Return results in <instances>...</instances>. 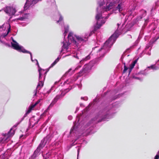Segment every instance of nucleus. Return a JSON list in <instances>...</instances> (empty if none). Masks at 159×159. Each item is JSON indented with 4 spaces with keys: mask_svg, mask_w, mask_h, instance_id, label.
Masks as SVG:
<instances>
[{
    "mask_svg": "<svg viewBox=\"0 0 159 159\" xmlns=\"http://www.w3.org/2000/svg\"><path fill=\"white\" fill-rule=\"evenodd\" d=\"M143 11V12H144V13L142 15V16H145L146 15V11Z\"/></svg>",
    "mask_w": 159,
    "mask_h": 159,
    "instance_id": "nucleus-31",
    "label": "nucleus"
},
{
    "mask_svg": "<svg viewBox=\"0 0 159 159\" xmlns=\"http://www.w3.org/2000/svg\"><path fill=\"white\" fill-rule=\"evenodd\" d=\"M96 48V47L94 48V49Z\"/></svg>",
    "mask_w": 159,
    "mask_h": 159,
    "instance_id": "nucleus-60",
    "label": "nucleus"
},
{
    "mask_svg": "<svg viewBox=\"0 0 159 159\" xmlns=\"http://www.w3.org/2000/svg\"><path fill=\"white\" fill-rule=\"evenodd\" d=\"M25 132H27V130H25Z\"/></svg>",
    "mask_w": 159,
    "mask_h": 159,
    "instance_id": "nucleus-51",
    "label": "nucleus"
},
{
    "mask_svg": "<svg viewBox=\"0 0 159 159\" xmlns=\"http://www.w3.org/2000/svg\"><path fill=\"white\" fill-rule=\"evenodd\" d=\"M53 137V136L52 135L48 134L46 137L44 138L43 140L46 144L50 142Z\"/></svg>",
    "mask_w": 159,
    "mask_h": 159,
    "instance_id": "nucleus-13",
    "label": "nucleus"
},
{
    "mask_svg": "<svg viewBox=\"0 0 159 159\" xmlns=\"http://www.w3.org/2000/svg\"><path fill=\"white\" fill-rule=\"evenodd\" d=\"M15 131L14 130H10L7 134H4V137L2 139L1 141H6L8 140L9 138L12 137L14 134Z\"/></svg>",
    "mask_w": 159,
    "mask_h": 159,
    "instance_id": "nucleus-7",
    "label": "nucleus"
},
{
    "mask_svg": "<svg viewBox=\"0 0 159 159\" xmlns=\"http://www.w3.org/2000/svg\"><path fill=\"white\" fill-rule=\"evenodd\" d=\"M4 11L9 15H13L15 13L16 10L15 8L10 7H7L4 9Z\"/></svg>",
    "mask_w": 159,
    "mask_h": 159,
    "instance_id": "nucleus-8",
    "label": "nucleus"
},
{
    "mask_svg": "<svg viewBox=\"0 0 159 159\" xmlns=\"http://www.w3.org/2000/svg\"><path fill=\"white\" fill-rule=\"evenodd\" d=\"M66 83H67V84H68V83H67V82H65Z\"/></svg>",
    "mask_w": 159,
    "mask_h": 159,
    "instance_id": "nucleus-59",
    "label": "nucleus"
},
{
    "mask_svg": "<svg viewBox=\"0 0 159 159\" xmlns=\"http://www.w3.org/2000/svg\"><path fill=\"white\" fill-rule=\"evenodd\" d=\"M145 22H146L147 21V20H145Z\"/></svg>",
    "mask_w": 159,
    "mask_h": 159,
    "instance_id": "nucleus-56",
    "label": "nucleus"
},
{
    "mask_svg": "<svg viewBox=\"0 0 159 159\" xmlns=\"http://www.w3.org/2000/svg\"><path fill=\"white\" fill-rule=\"evenodd\" d=\"M64 32L63 34L64 36V38H65V36L66 35V34L68 33L69 30V26L66 25L64 26Z\"/></svg>",
    "mask_w": 159,
    "mask_h": 159,
    "instance_id": "nucleus-16",
    "label": "nucleus"
},
{
    "mask_svg": "<svg viewBox=\"0 0 159 159\" xmlns=\"http://www.w3.org/2000/svg\"><path fill=\"white\" fill-rule=\"evenodd\" d=\"M158 38H159V37H158V38H157L156 39V40H157V39H158Z\"/></svg>",
    "mask_w": 159,
    "mask_h": 159,
    "instance_id": "nucleus-58",
    "label": "nucleus"
},
{
    "mask_svg": "<svg viewBox=\"0 0 159 159\" xmlns=\"http://www.w3.org/2000/svg\"><path fill=\"white\" fill-rule=\"evenodd\" d=\"M159 156L158 155H156L154 159H159Z\"/></svg>",
    "mask_w": 159,
    "mask_h": 159,
    "instance_id": "nucleus-32",
    "label": "nucleus"
},
{
    "mask_svg": "<svg viewBox=\"0 0 159 159\" xmlns=\"http://www.w3.org/2000/svg\"><path fill=\"white\" fill-rule=\"evenodd\" d=\"M150 45H151V44L149 43V44L146 47L145 49L147 50V49L149 48V47H150V46H151Z\"/></svg>",
    "mask_w": 159,
    "mask_h": 159,
    "instance_id": "nucleus-30",
    "label": "nucleus"
},
{
    "mask_svg": "<svg viewBox=\"0 0 159 159\" xmlns=\"http://www.w3.org/2000/svg\"><path fill=\"white\" fill-rule=\"evenodd\" d=\"M117 37L116 34H114L105 42L103 46L98 51V52L99 53V56L100 57H103L104 56V54L115 43Z\"/></svg>",
    "mask_w": 159,
    "mask_h": 159,
    "instance_id": "nucleus-4",
    "label": "nucleus"
},
{
    "mask_svg": "<svg viewBox=\"0 0 159 159\" xmlns=\"http://www.w3.org/2000/svg\"><path fill=\"white\" fill-rule=\"evenodd\" d=\"M2 26H0V28H2Z\"/></svg>",
    "mask_w": 159,
    "mask_h": 159,
    "instance_id": "nucleus-54",
    "label": "nucleus"
},
{
    "mask_svg": "<svg viewBox=\"0 0 159 159\" xmlns=\"http://www.w3.org/2000/svg\"><path fill=\"white\" fill-rule=\"evenodd\" d=\"M109 112L107 109L100 111L88 123V126H92L99 122L105 121L109 118Z\"/></svg>",
    "mask_w": 159,
    "mask_h": 159,
    "instance_id": "nucleus-3",
    "label": "nucleus"
},
{
    "mask_svg": "<svg viewBox=\"0 0 159 159\" xmlns=\"http://www.w3.org/2000/svg\"><path fill=\"white\" fill-rule=\"evenodd\" d=\"M63 92H61V94L60 95H58L52 101L51 103L50 104V105L48 107V108L51 107H52L57 102V100L59 99L60 98H62L65 95V93H63Z\"/></svg>",
    "mask_w": 159,
    "mask_h": 159,
    "instance_id": "nucleus-10",
    "label": "nucleus"
},
{
    "mask_svg": "<svg viewBox=\"0 0 159 159\" xmlns=\"http://www.w3.org/2000/svg\"><path fill=\"white\" fill-rule=\"evenodd\" d=\"M81 66H80V65H79L77 67L75 68V70H77L78 69V68H79L80 67H81Z\"/></svg>",
    "mask_w": 159,
    "mask_h": 159,
    "instance_id": "nucleus-36",
    "label": "nucleus"
},
{
    "mask_svg": "<svg viewBox=\"0 0 159 159\" xmlns=\"http://www.w3.org/2000/svg\"><path fill=\"white\" fill-rule=\"evenodd\" d=\"M93 66V61H90L89 64L85 65L82 70L79 72V75L75 76L76 78H75L74 81H76L79 77L81 76L84 73L88 72L89 70L91 69Z\"/></svg>",
    "mask_w": 159,
    "mask_h": 159,
    "instance_id": "nucleus-6",
    "label": "nucleus"
},
{
    "mask_svg": "<svg viewBox=\"0 0 159 159\" xmlns=\"http://www.w3.org/2000/svg\"><path fill=\"white\" fill-rule=\"evenodd\" d=\"M4 154H2V156H4Z\"/></svg>",
    "mask_w": 159,
    "mask_h": 159,
    "instance_id": "nucleus-55",
    "label": "nucleus"
},
{
    "mask_svg": "<svg viewBox=\"0 0 159 159\" xmlns=\"http://www.w3.org/2000/svg\"><path fill=\"white\" fill-rule=\"evenodd\" d=\"M77 130H73V129L70 130V133H72V132H73L74 130H75L76 132H77Z\"/></svg>",
    "mask_w": 159,
    "mask_h": 159,
    "instance_id": "nucleus-39",
    "label": "nucleus"
},
{
    "mask_svg": "<svg viewBox=\"0 0 159 159\" xmlns=\"http://www.w3.org/2000/svg\"><path fill=\"white\" fill-rule=\"evenodd\" d=\"M60 59V58H59V57H57V58L51 64V66L50 67H52L53 66H54V65H55L57 62L58 61L59 59Z\"/></svg>",
    "mask_w": 159,
    "mask_h": 159,
    "instance_id": "nucleus-20",
    "label": "nucleus"
},
{
    "mask_svg": "<svg viewBox=\"0 0 159 159\" xmlns=\"http://www.w3.org/2000/svg\"><path fill=\"white\" fill-rule=\"evenodd\" d=\"M75 128H74L73 129H74Z\"/></svg>",
    "mask_w": 159,
    "mask_h": 159,
    "instance_id": "nucleus-62",
    "label": "nucleus"
},
{
    "mask_svg": "<svg viewBox=\"0 0 159 159\" xmlns=\"http://www.w3.org/2000/svg\"><path fill=\"white\" fill-rule=\"evenodd\" d=\"M127 38L128 39H131L132 38V36H131V35L129 34L127 35Z\"/></svg>",
    "mask_w": 159,
    "mask_h": 159,
    "instance_id": "nucleus-34",
    "label": "nucleus"
},
{
    "mask_svg": "<svg viewBox=\"0 0 159 159\" xmlns=\"http://www.w3.org/2000/svg\"><path fill=\"white\" fill-rule=\"evenodd\" d=\"M156 64H157V65H158L159 66V60H158L156 62Z\"/></svg>",
    "mask_w": 159,
    "mask_h": 159,
    "instance_id": "nucleus-40",
    "label": "nucleus"
},
{
    "mask_svg": "<svg viewBox=\"0 0 159 159\" xmlns=\"http://www.w3.org/2000/svg\"><path fill=\"white\" fill-rule=\"evenodd\" d=\"M11 39L12 41V42H11V44L13 48L19 52H22L23 53L30 54V55L31 60V61L33 62L34 61H36L37 62L36 65L38 66V67H40L37 60L36 59H35L34 60H33L32 56L31 53L30 52L26 50L22 46L20 45L12 37H11Z\"/></svg>",
    "mask_w": 159,
    "mask_h": 159,
    "instance_id": "nucleus-5",
    "label": "nucleus"
},
{
    "mask_svg": "<svg viewBox=\"0 0 159 159\" xmlns=\"http://www.w3.org/2000/svg\"><path fill=\"white\" fill-rule=\"evenodd\" d=\"M132 69H131L130 68H129V74L131 72V70H132Z\"/></svg>",
    "mask_w": 159,
    "mask_h": 159,
    "instance_id": "nucleus-41",
    "label": "nucleus"
},
{
    "mask_svg": "<svg viewBox=\"0 0 159 159\" xmlns=\"http://www.w3.org/2000/svg\"><path fill=\"white\" fill-rule=\"evenodd\" d=\"M46 144V143L44 141L43 139L42 140L39 146L34 152L33 156H34V157H35L36 155L39 152L41 149L45 146Z\"/></svg>",
    "mask_w": 159,
    "mask_h": 159,
    "instance_id": "nucleus-9",
    "label": "nucleus"
},
{
    "mask_svg": "<svg viewBox=\"0 0 159 159\" xmlns=\"http://www.w3.org/2000/svg\"><path fill=\"white\" fill-rule=\"evenodd\" d=\"M117 25H118V26H119V24H117Z\"/></svg>",
    "mask_w": 159,
    "mask_h": 159,
    "instance_id": "nucleus-57",
    "label": "nucleus"
},
{
    "mask_svg": "<svg viewBox=\"0 0 159 159\" xmlns=\"http://www.w3.org/2000/svg\"><path fill=\"white\" fill-rule=\"evenodd\" d=\"M59 20L57 21V23H60V24H61V25H64V23L63 21V17L60 14H59Z\"/></svg>",
    "mask_w": 159,
    "mask_h": 159,
    "instance_id": "nucleus-19",
    "label": "nucleus"
},
{
    "mask_svg": "<svg viewBox=\"0 0 159 159\" xmlns=\"http://www.w3.org/2000/svg\"><path fill=\"white\" fill-rule=\"evenodd\" d=\"M68 56V55H66V56H65V57H66V56Z\"/></svg>",
    "mask_w": 159,
    "mask_h": 159,
    "instance_id": "nucleus-52",
    "label": "nucleus"
},
{
    "mask_svg": "<svg viewBox=\"0 0 159 159\" xmlns=\"http://www.w3.org/2000/svg\"><path fill=\"white\" fill-rule=\"evenodd\" d=\"M81 99H83L84 100L86 101L88 100V98L87 97H81Z\"/></svg>",
    "mask_w": 159,
    "mask_h": 159,
    "instance_id": "nucleus-29",
    "label": "nucleus"
},
{
    "mask_svg": "<svg viewBox=\"0 0 159 159\" xmlns=\"http://www.w3.org/2000/svg\"><path fill=\"white\" fill-rule=\"evenodd\" d=\"M23 136H24L25 137H26V134H22L20 135V138H21Z\"/></svg>",
    "mask_w": 159,
    "mask_h": 159,
    "instance_id": "nucleus-38",
    "label": "nucleus"
},
{
    "mask_svg": "<svg viewBox=\"0 0 159 159\" xmlns=\"http://www.w3.org/2000/svg\"><path fill=\"white\" fill-rule=\"evenodd\" d=\"M79 110V108H77L76 109V111H75V112H76L77 111H78Z\"/></svg>",
    "mask_w": 159,
    "mask_h": 159,
    "instance_id": "nucleus-43",
    "label": "nucleus"
},
{
    "mask_svg": "<svg viewBox=\"0 0 159 159\" xmlns=\"http://www.w3.org/2000/svg\"><path fill=\"white\" fill-rule=\"evenodd\" d=\"M134 63H132L131 64L129 68L131 69H132L134 67Z\"/></svg>",
    "mask_w": 159,
    "mask_h": 159,
    "instance_id": "nucleus-26",
    "label": "nucleus"
},
{
    "mask_svg": "<svg viewBox=\"0 0 159 159\" xmlns=\"http://www.w3.org/2000/svg\"><path fill=\"white\" fill-rule=\"evenodd\" d=\"M156 155H158L159 156V151L158 152L157 154Z\"/></svg>",
    "mask_w": 159,
    "mask_h": 159,
    "instance_id": "nucleus-47",
    "label": "nucleus"
},
{
    "mask_svg": "<svg viewBox=\"0 0 159 159\" xmlns=\"http://www.w3.org/2000/svg\"><path fill=\"white\" fill-rule=\"evenodd\" d=\"M50 91H50V90L48 91L47 92V93L48 94V93H49L50 92Z\"/></svg>",
    "mask_w": 159,
    "mask_h": 159,
    "instance_id": "nucleus-45",
    "label": "nucleus"
},
{
    "mask_svg": "<svg viewBox=\"0 0 159 159\" xmlns=\"http://www.w3.org/2000/svg\"><path fill=\"white\" fill-rule=\"evenodd\" d=\"M117 97H116L114 99H116Z\"/></svg>",
    "mask_w": 159,
    "mask_h": 159,
    "instance_id": "nucleus-50",
    "label": "nucleus"
},
{
    "mask_svg": "<svg viewBox=\"0 0 159 159\" xmlns=\"http://www.w3.org/2000/svg\"><path fill=\"white\" fill-rule=\"evenodd\" d=\"M136 62H137V60H135L132 63H134V65H135V64L136 63Z\"/></svg>",
    "mask_w": 159,
    "mask_h": 159,
    "instance_id": "nucleus-42",
    "label": "nucleus"
},
{
    "mask_svg": "<svg viewBox=\"0 0 159 159\" xmlns=\"http://www.w3.org/2000/svg\"><path fill=\"white\" fill-rule=\"evenodd\" d=\"M103 1V0L101 2L99 3V6L97 9V13L96 16L97 22L94 25V30L93 31V33H94L97 30L99 29L106 21L105 18H104L102 16V12H104V11H109L115 6L117 4H118V5L116 8V9L118 10L120 12L122 11L124 7V5L122 3V0L112 1L110 3H107L106 7L102 6L104 3ZM108 17L107 16L106 18L107 19Z\"/></svg>",
    "mask_w": 159,
    "mask_h": 159,
    "instance_id": "nucleus-1",
    "label": "nucleus"
},
{
    "mask_svg": "<svg viewBox=\"0 0 159 159\" xmlns=\"http://www.w3.org/2000/svg\"><path fill=\"white\" fill-rule=\"evenodd\" d=\"M90 35H91V34H89V36H90Z\"/></svg>",
    "mask_w": 159,
    "mask_h": 159,
    "instance_id": "nucleus-53",
    "label": "nucleus"
},
{
    "mask_svg": "<svg viewBox=\"0 0 159 159\" xmlns=\"http://www.w3.org/2000/svg\"><path fill=\"white\" fill-rule=\"evenodd\" d=\"M71 70V69H70L67 72H66V73H65V75H67L68 73Z\"/></svg>",
    "mask_w": 159,
    "mask_h": 159,
    "instance_id": "nucleus-33",
    "label": "nucleus"
},
{
    "mask_svg": "<svg viewBox=\"0 0 159 159\" xmlns=\"http://www.w3.org/2000/svg\"><path fill=\"white\" fill-rule=\"evenodd\" d=\"M50 1L51 2H52L53 4H55V2L54 0H49V1H48V2Z\"/></svg>",
    "mask_w": 159,
    "mask_h": 159,
    "instance_id": "nucleus-35",
    "label": "nucleus"
},
{
    "mask_svg": "<svg viewBox=\"0 0 159 159\" xmlns=\"http://www.w3.org/2000/svg\"><path fill=\"white\" fill-rule=\"evenodd\" d=\"M147 69H145L143 71H141L139 73V74L143 75H146L148 74L147 72Z\"/></svg>",
    "mask_w": 159,
    "mask_h": 159,
    "instance_id": "nucleus-21",
    "label": "nucleus"
},
{
    "mask_svg": "<svg viewBox=\"0 0 159 159\" xmlns=\"http://www.w3.org/2000/svg\"><path fill=\"white\" fill-rule=\"evenodd\" d=\"M142 17H143V16H141L140 17V19H141L142 18Z\"/></svg>",
    "mask_w": 159,
    "mask_h": 159,
    "instance_id": "nucleus-49",
    "label": "nucleus"
},
{
    "mask_svg": "<svg viewBox=\"0 0 159 159\" xmlns=\"http://www.w3.org/2000/svg\"><path fill=\"white\" fill-rule=\"evenodd\" d=\"M47 72H48V71H46V72H45V73H44V75H44V77H45V75H46V74H47Z\"/></svg>",
    "mask_w": 159,
    "mask_h": 159,
    "instance_id": "nucleus-44",
    "label": "nucleus"
},
{
    "mask_svg": "<svg viewBox=\"0 0 159 159\" xmlns=\"http://www.w3.org/2000/svg\"><path fill=\"white\" fill-rule=\"evenodd\" d=\"M29 16V14L26 13L23 15L22 16L20 17L19 18L17 19L16 21L18 20H19L21 21H25L26 20L28 19Z\"/></svg>",
    "mask_w": 159,
    "mask_h": 159,
    "instance_id": "nucleus-14",
    "label": "nucleus"
},
{
    "mask_svg": "<svg viewBox=\"0 0 159 159\" xmlns=\"http://www.w3.org/2000/svg\"><path fill=\"white\" fill-rule=\"evenodd\" d=\"M72 118V116H69L68 117V119L69 120H71Z\"/></svg>",
    "mask_w": 159,
    "mask_h": 159,
    "instance_id": "nucleus-37",
    "label": "nucleus"
},
{
    "mask_svg": "<svg viewBox=\"0 0 159 159\" xmlns=\"http://www.w3.org/2000/svg\"><path fill=\"white\" fill-rule=\"evenodd\" d=\"M90 58V56L89 55L86 56L85 58H82V59L80 61V64H82L84 61L89 60Z\"/></svg>",
    "mask_w": 159,
    "mask_h": 159,
    "instance_id": "nucleus-17",
    "label": "nucleus"
},
{
    "mask_svg": "<svg viewBox=\"0 0 159 159\" xmlns=\"http://www.w3.org/2000/svg\"><path fill=\"white\" fill-rule=\"evenodd\" d=\"M20 123V122H18L17 123H16V124L14 125L12 128H11L10 129H14Z\"/></svg>",
    "mask_w": 159,
    "mask_h": 159,
    "instance_id": "nucleus-25",
    "label": "nucleus"
},
{
    "mask_svg": "<svg viewBox=\"0 0 159 159\" xmlns=\"http://www.w3.org/2000/svg\"><path fill=\"white\" fill-rule=\"evenodd\" d=\"M134 78L135 79H136L139 80H140V81H142L143 80V79L142 78H140L139 77H134Z\"/></svg>",
    "mask_w": 159,
    "mask_h": 159,
    "instance_id": "nucleus-28",
    "label": "nucleus"
},
{
    "mask_svg": "<svg viewBox=\"0 0 159 159\" xmlns=\"http://www.w3.org/2000/svg\"><path fill=\"white\" fill-rule=\"evenodd\" d=\"M124 70H123V72L124 73H125L126 72V70H128V68L127 67H126L125 65H124Z\"/></svg>",
    "mask_w": 159,
    "mask_h": 159,
    "instance_id": "nucleus-24",
    "label": "nucleus"
},
{
    "mask_svg": "<svg viewBox=\"0 0 159 159\" xmlns=\"http://www.w3.org/2000/svg\"><path fill=\"white\" fill-rule=\"evenodd\" d=\"M151 68L153 70H157L159 69V67L156 66V65H153L151 66H150L148 67L147 69Z\"/></svg>",
    "mask_w": 159,
    "mask_h": 159,
    "instance_id": "nucleus-18",
    "label": "nucleus"
},
{
    "mask_svg": "<svg viewBox=\"0 0 159 159\" xmlns=\"http://www.w3.org/2000/svg\"><path fill=\"white\" fill-rule=\"evenodd\" d=\"M33 107H32V106L31 107V108H30L29 110H28V111H27V112H26V114H25V116L27 114L29 113L31 111V110H32V108H33Z\"/></svg>",
    "mask_w": 159,
    "mask_h": 159,
    "instance_id": "nucleus-22",
    "label": "nucleus"
},
{
    "mask_svg": "<svg viewBox=\"0 0 159 159\" xmlns=\"http://www.w3.org/2000/svg\"><path fill=\"white\" fill-rule=\"evenodd\" d=\"M44 70L41 69L40 67L39 68L38 71L39 72V80L40 81L42 80V82H44V81L45 80V77H43V72L44 71Z\"/></svg>",
    "mask_w": 159,
    "mask_h": 159,
    "instance_id": "nucleus-11",
    "label": "nucleus"
},
{
    "mask_svg": "<svg viewBox=\"0 0 159 159\" xmlns=\"http://www.w3.org/2000/svg\"><path fill=\"white\" fill-rule=\"evenodd\" d=\"M147 54H148L149 55H150V54H151V53L149 52H148V53H147Z\"/></svg>",
    "mask_w": 159,
    "mask_h": 159,
    "instance_id": "nucleus-46",
    "label": "nucleus"
},
{
    "mask_svg": "<svg viewBox=\"0 0 159 159\" xmlns=\"http://www.w3.org/2000/svg\"><path fill=\"white\" fill-rule=\"evenodd\" d=\"M68 42L65 40L63 42H62L63 45L62 47V49L61 52H63V49H66V50L68 48V47L70 44H72L74 48L76 49L79 48L81 46L83 45V43L87 40V38L85 37L83 38L79 36H73L72 33L70 32L68 36Z\"/></svg>",
    "mask_w": 159,
    "mask_h": 159,
    "instance_id": "nucleus-2",
    "label": "nucleus"
},
{
    "mask_svg": "<svg viewBox=\"0 0 159 159\" xmlns=\"http://www.w3.org/2000/svg\"><path fill=\"white\" fill-rule=\"evenodd\" d=\"M74 126H75V127H76V124H74Z\"/></svg>",
    "mask_w": 159,
    "mask_h": 159,
    "instance_id": "nucleus-48",
    "label": "nucleus"
},
{
    "mask_svg": "<svg viewBox=\"0 0 159 159\" xmlns=\"http://www.w3.org/2000/svg\"><path fill=\"white\" fill-rule=\"evenodd\" d=\"M40 101V99L39 100L37 101L36 103L34 105H32V107H34L37 104L39 103Z\"/></svg>",
    "mask_w": 159,
    "mask_h": 159,
    "instance_id": "nucleus-23",
    "label": "nucleus"
},
{
    "mask_svg": "<svg viewBox=\"0 0 159 159\" xmlns=\"http://www.w3.org/2000/svg\"><path fill=\"white\" fill-rule=\"evenodd\" d=\"M79 121V120H78V122Z\"/></svg>",
    "mask_w": 159,
    "mask_h": 159,
    "instance_id": "nucleus-61",
    "label": "nucleus"
},
{
    "mask_svg": "<svg viewBox=\"0 0 159 159\" xmlns=\"http://www.w3.org/2000/svg\"><path fill=\"white\" fill-rule=\"evenodd\" d=\"M73 57L77 59H80L82 58L81 53L80 51H78L76 52L75 53H74L73 55Z\"/></svg>",
    "mask_w": 159,
    "mask_h": 159,
    "instance_id": "nucleus-15",
    "label": "nucleus"
},
{
    "mask_svg": "<svg viewBox=\"0 0 159 159\" xmlns=\"http://www.w3.org/2000/svg\"><path fill=\"white\" fill-rule=\"evenodd\" d=\"M8 25L9 26V28L8 29V31H7V33L6 35H7L10 32V31L11 30V26H10V25L9 24Z\"/></svg>",
    "mask_w": 159,
    "mask_h": 159,
    "instance_id": "nucleus-27",
    "label": "nucleus"
},
{
    "mask_svg": "<svg viewBox=\"0 0 159 159\" xmlns=\"http://www.w3.org/2000/svg\"><path fill=\"white\" fill-rule=\"evenodd\" d=\"M44 82H42V80L39 81V83L36 89L34 90L35 93L34 96H36L37 91H39L41 88L43 86Z\"/></svg>",
    "mask_w": 159,
    "mask_h": 159,
    "instance_id": "nucleus-12",
    "label": "nucleus"
}]
</instances>
